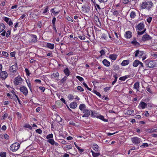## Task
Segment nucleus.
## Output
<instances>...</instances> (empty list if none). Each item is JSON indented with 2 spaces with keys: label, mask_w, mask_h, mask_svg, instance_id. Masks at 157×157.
<instances>
[{
  "label": "nucleus",
  "mask_w": 157,
  "mask_h": 157,
  "mask_svg": "<svg viewBox=\"0 0 157 157\" xmlns=\"http://www.w3.org/2000/svg\"><path fill=\"white\" fill-rule=\"evenodd\" d=\"M152 6H153V3L151 1L143 2L141 5V8L142 9L146 8L148 10H150Z\"/></svg>",
  "instance_id": "1"
},
{
  "label": "nucleus",
  "mask_w": 157,
  "mask_h": 157,
  "mask_svg": "<svg viewBox=\"0 0 157 157\" xmlns=\"http://www.w3.org/2000/svg\"><path fill=\"white\" fill-rule=\"evenodd\" d=\"M146 65L150 68H152L157 67V64L154 61L148 59L146 60L145 62Z\"/></svg>",
  "instance_id": "2"
},
{
  "label": "nucleus",
  "mask_w": 157,
  "mask_h": 157,
  "mask_svg": "<svg viewBox=\"0 0 157 157\" xmlns=\"http://www.w3.org/2000/svg\"><path fill=\"white\" fill-rule=\"evenodd\" d=\"M20 147V144L17 143H16L12 144L10 147V150L13 152L17 151Z\"/></svg>",
  "instance_id": "3"
},
{
  "label": "nucleus",
  "mask_w": 157,
  "mask_h": 157,
  "mask_svg": "<svg viewBox=\"0 0 157 157\" xmlns=\"http://www.w3.org/2000/svg\"><path fill=\"white\" fill-rule=\"evenodd\" d=\"M19 89L20 91L25 96H26L28 94L27 89L25 87L22 86L20 87Z\"/></svg>",
  "instance_id": "4"
},
{
  "label": "nucleus",
  "mask_w": 157,
  "mask_h": 157,
  "mask_svg": "<svg viewBox=\"0 0 157 157\" xmlns=\"http://www.w3.org/2000/svg\"><path fill=\"white\" fill-rule=\"evenodd\" d=\"M132 141L134 144H139L142 141L140 139L137 137L132 138Z\"/></svg>",
  "instance_id": "5"
},
{
  "label": "nucleus",
  "mask_w": 157,
  "mask_h": 157,
  "mask_svg": "<svg viewBox=\"0 0 157 157\" xmlns=\"http://www.w3.org/2000/svg\"><path fill=\"white\" fill-rule=\"evenodd\" d=\"M22 81V79L20 76H18L15 78L13 82L15 85H19Z\"/></svg>",
  "instance_id": "6"
},
{
  "label": "nucleus",
  "mask_w": 157,
  "mask_h": 157,
  "mask_svg": "<svg viewBox=\"0 0 157 157\" xmlns=\"http://www.w3.org/2000/svg\"><path fill=\"white\" fill-rule=\"evenodd\" d=\"M151 37L149 35L146 34L143 36L141 40L142 41H145L151 40Z\"/></svg>",
  "instance_id": "7"
},
{
  "label": "nucleus",
  "mask_w": 157,
  "mask_h": 157,
  "mask_svg": "<svg viewBox=\"0 0 157 157\" xmlns=\"http://www.w3.org/2000/svg\"><path fill=\"white\" fill-rule=\"evenodd\" d=\"M90 110L88 109H85L83 110L84 114L82 116V117H88L90 115Z\"/></svg>",
  "instance_id": "8"
},
{
  "label": "nucleus",
  "mask_w": 157,
  "mask_h": 157,
  "mask_svg": "<svg viewBox=\"0 0 157 157\" xmlns=\"http://www.w3.org/2000/svg\"><path fill=\"white\" fill-rule=\"evenodd\" d=\"M8 76L7 73L5 71H1L0 73V77L3 79H5Z\"/></svg>",
  "instance_id": "9"
},
{
  "label": "nucleus",
  "mask_w": 157,
  "mask_h": 157,
  "mask_svg": "<svg viewBox=\"0 0 157 157\" xmlns=\"http://www.w3.org/2000/svg\"><path fill=\"white\" fill-rule=\"evenodd\" d=\"M144 23H140L136 26V28L139 30H141L144 29Z\"/></svg>",
  "instance_id": "10"
},
{
  "label": "nucleus",
  "mask_w": 157,
  "mask_h": 157,
  "mask_svg": "<svg viewBox=\"0 0 157 157\" xmlns=\"http://www.w3.org/2000/svg\"><path fill=\"white\" fill-rule=\"evenodd\" d=\"M17 69V64H16V65H14L10 67V72L14 73L16 72Z\"/></svg>",
  "instance_id": "11"
},
{
  "label": "nucleus",
  "mask_w": 157,
  "mask_h": 157,
  "mask_svg": "<svg viewBox=\"0 0 157 157\" xmlns=\"http://www.w3.org/2000/svg\"><path fill=\"white\" fill-rule=\"evenodd\" d=\"M30 35L33 38L31 40V42L32 43H35L37 41V38L36 36L34 34H31Z\"/></svg>",
  "instance_id": "12"
},
{
  "label": "nucleus",
  "mask_w": 157,
  "mask_h": 157,
  "mask_svg": "<svg viewBox=\"0 0 157 157\" xmlns=\"http://www.w3.org/2000/svg\"><path fill=\"white\" fill-rule=\"evenodd\" d=\"M132 34L130 31H127L125 33L124 36L127 38H130L132 37Z\"/></svg>",
  "instance_id": "13"
},
{
  "label": "nucleus",
  "mask_w": 157,
  "mask_h": 157,
  "mask_svg": "<svg viewBox=\"0 0 157 157\" xmlns=\"http://www.w3.org/2000/svg\"><path fill=\"white\" fill-rule=\"evenodd\" d=\"M77 104L75 102H73L70 105V107L72 109H75L77 107Z\"/></svg>",
  "instance_id": "14"
},
{
  "label": "nucleus",
  "mask_w": 157,
  "mask_h": 157,
  "mask_svg": "<svg viewBox=\"0 0 157 157\" xmlns=\"http://www.w3.org/2000/svg\"><path fill=\"white\" fill-rule=\"evenodd\" d=\"M102 63L106 67H109V66L110 63L106 59H104L102 61Z\"/></svg>",
  "instance_id": "15"
},
{
  "label": "nucleus",
  "mask_w": 157,
  "mask_h": 157,
  "mask_svg": "<svg viewBox=\"0 0 157 157\" xmlns=\"http://www.w3.org/2000/svg\"><path fill=\"white\" fill-rule=\"evenodd\" d=\"M131 43L137 47H138L140 45V44L137 41L135 38L132 41Z\"/></svg>",
  "instance_id": "16"
},
{
  "label": "nucleus",
  "mask_w": 157,
  "mask_h": 157,
  "mask_svg": "<svg viewBox=\"0 0 157 157\" xmlns=\"http://www.w3.org/2000/svg\"><path fill=\"white\" fill-rule=\"evenodd\" d=\"M140 83L139 82H136L134 85V88L137 91H139Z\"/></svg>",
  "instance_id": "17"
},
{
  "label": "nucleus",
  "mask_w": 157,
  "mask_h": 157,
  "mask_svg": "<svg viewBox=\"0 0 157 157\" xmlns=\"http://www.w3.org/2000/svg\"><path fill=\"white\" fill-rule=\"evenodd\" d=\"M129 63V60H123L122 63H121V65L122 66H125L128 65Z\"/></svg>",
  "instance_id": "18"
},
{
  "label": "nucleus",
  "mask_w": 157,
  "mask_h": 157,
  "mask_svg": "<svg viewBox=\"0 0 157 157\" xmlns=\"http://www.w3.org/2000/svg\"><path fill=\"white\" fill-rule=\"evenodd\" d=\"M147 105V104L144 102H141L139 104V106H140L142 109H144L146 106Z\"/></svg>",
  "instance_id": "19"
},
{
  "label": "nucleus",
  "mask_w": 157,
  "mask_h": 157,
  "mask_svg": "<svg viewBox=\"0 0 157 157\" xmlns=\"http://www.w3.org/2000/svg\"><path fill=\"white\" fill-rule=\"evenodd\" d=\"M140 63V61L137 60H135L133 63V66L135 67H137Z\"/></svg>",
  "instance_id": "20"
},
{
  "label": "nucleus",
  "mask_w": 157,
  "mask_h": 157,
  "mask_svg": "<svg viewBox=\"0 0 157 157\" xmlns=\"http://www.w3.org/2000/svg\"><path fill=\"white\" fill-rule=\"evenodd\" d=\"M5 28V26L3 23L0 24V33L2 32Z\"/></svg>",
  "instance_id": "21"
},
{
  "label": "nucleus",
  "mask_w": 157,
  "mask_h": 157,
  "mask_svg": "<svg viewBox=\"0 0 157 157\" xmlns=\"http://www.w3.org/2000/svg\"><path fill=\"white\" fill-rule=\"evenodd\" d=\"M117 57V56L115 54H111L109 56V58L113 60H115Z\"/></svg>",
  "instance_id": "22"
},
{
  "label": "nucleus",
  "mask_w": 157,
  "mask_h": 157,
  "mask_svg": "<svg viewBox=\"0 0 157 157\" xmlns=\"http://www.w3.org/2000/svg\"><path fill=\"white\" fill-rule=\"evenodd\" d=\"M47 47L51 49H53L54 48V44L48 43L47 44Z\"/></svg>",
  "instance_id": "23"
},
{
  "label": "nucleus",
  "mask_w": 157,
  "mask_h": 157,
  "mask_svg": "<svg viewBox=\"0 0 157 157\" xmlns=\"http://www.w3.org/2000/svg\"><path fill=\"white\" fill-rule=\"evenodd\" d=\"M64 72L65 74L67 75V76H68L70 74V72L68 69L67 68H66L64 70Z\"/></svg>",
  "instance_id": "24"
},
{
  "label": "nucleus",
  "mask_w": 157,
  "mask_h": 157,
  "mask_svg": "<svg viewBox=\"0 0 157 157\" xmlns=\"http://www.w3.org/2000/svg\"><path fill=\"white\" fill-rule=\"evenodd\" d=\"M98 118L99 119H101V120H102V121H106V122H108V120L107 119H105L104 116H103L102 115H100V116H99L98 117Z\"/></svg>",
  "instance_id": "25"
},
{
  "label": "nucleus",
  "mask_w": 157,
  "mask_h": 157,
  "mask_svg": "<svg viewBox=\"0 0 157 157\" xmlns=\"http://www.w3.org/2000/svg\"><path fill=\"white\" fill-rule=\"evenodd\" d=\"M134 112L133 110L131 109L128 110L126 113V114L127 115H131L132 114L133 112Z\"/></svg>",
  "instance_id": "26"
},
{
  "label": "nucleus",
  "mask_w": 157,
  "mask_h": 157,
  "mask_svg": "<svg viewBox=\"0 0 157 157\" xmlns=\"http://www.w3.org/2000/svg\"><path fill=\"white\" fill-rule=\"evenodd\" d=\"M48 142L52 145H53L55 144V141L53 139H49L48 140Z\"/></svg>",
  "instance_id": "27"
},
{
  "label": "nucleus",
  "mask_w": 157,
  "mask_h": 157,
  "mask_svg": "<svg viewBox=\"0 0 157 157\" xmlns=\"http://www.w3.org/2000/svg\"><path fill=\"white\" fill-rule=\"evenodd\" d=\"M85 105L83 104H81L79 106V109L81 110H83V109L85 108Z\"/></svg>",
  "instance_id": "28"
},
{
  "label": "nucleus",
  "mask_w": 157,
  "mask_h": 157,
  "mask_svg": "<svg viewBox=\"0 0 157 157\" xmlns=\"http://www.w3.org/2000/svg\"><path fill=\"white\" fill-rule=\"evenodd\" d=\"M136 15L135 12L133 11H132L130 13V17L132 18H133L135 17Z\"/></svg>",
  "instance_id": "29"
},
{
  "label": "nucleus",
  "mask_w": 157,
  "mask_h": 157,
  "mask_svg": "<svg viewBox=\"0 0 157 157\" xmlns=\"http://www.w3.org/2000/svg\"><path fill=\"white\" fill-rule=\"evenodd\" d=\"M98 146L97 144H94L93 146V148L95 151H97L98 150Z\"/></svg>",
  "instance_id": "30"
},
{
  "label": "nucleus",
  "mask_w": 157,
  "mask_h": 157,
  "mask_svg": "<svg viewBox=\"0 0 157 157\" xmlns=\"http://www.w3.org/2000/svg\"><path fill=\"white\" fill-rule=\"evenodd\" d=\"M113 14L114 15H116V17H117L119 14L118 11L116 10H114L112 11Z\"/></svg>",
  "instance_id": "31"
},
{
  "label": "nucleus",
  "mask_w": 157,
  "mask_h": 157,
  "mask_svg": "<svg viewBox=\"0 0 157 157\" xmlns=\"http://www.w3.org/2000/svg\"><path fill=\"white\" fill-rule=\"evenodd\" d=\"M67 77L65 76L60 81L61 83H63L67 80Z\"/></svg>",
  "instance_id": "32"
},
{
  "label": "nucleus",
  "mask_w": 157,
  "mask_h": 157,
  "mask_svg": "<svg viewBox=\"0 0 157 157\" xmlns=\"http://www.w3.org/2000/svg\"><path fill=\"white\" fill-rule=\"evenodd\" d=\"M127 78V76H125L123 77H120L119 78V79L121 81H124Z\"/></svg>",
  "instance_id": "33"
},
{
  "label": "nucleus",
  "mask_w": 157,
  "mask_h": 157,
  "mask_svg": "<svg viewBox=\"0 0 157 157\" xmlns=\"http://www.w3.org/2000/svg\"><path fill=\"white\" fill-rule=\"evenodd\" d=\"M69 124L73 126H76V124L75 122L72 120H70L69 122Z\"/></svg>",
  "instance_id": "34"
},
{
  "label": "nucleus",
  "mask_w": 157,
  "mask_h": 157,
  "mask_svg": "<svg viewBox=\"0 0 157 157\" xmlns=\"http://www.w3.org/2000/svg\"><path fill=\"white\" fill-rule=\"evenodd\" d=\"M24 127L28 128L30 130L32 129V127L29 124H25L24 125Z\"/></svg>",
  "instance_id": "35"
},
{
  "label": "nucleus",
  "mask_w": 157,
  "mask_h": 157,
  "mask_svg": "<svg viewBox=\"0 0 157 157\" xmlns=\"http://www.w3.org/2000/svg\"><path fill=\"white\" fill-rule=\"evenodd\" d=\"M82 8L85 9V10L86 12H88L90 10V9L88 7L85 6H83L82 7Z\"/></svg>",
  "instance_id": "36"
},
{
  "label": "nucleus",
  "mask_w": 157,
  "mask_h": 157,
  "mask_svg": "<svg viewBox=\"0 0 157 157\" xmlns=\"http://www.w3.org/2000/svg\"><path fill=\"white\" fill-rule=\"evenodd\" d=\"M82 84L84 86L87 88L88 90L90 91H91V90L92 89L91 88H89L86 83H85L84 82H83L82 83Z\"/></svg>",
  "instance_id": "37"
},
{
  "label": "nucleus",
  "mask_w": 157,
  "mask_h": 157,
  "mask_svg": "<svg viewBox=\"0 0 157 157\" xmlns=\"http://www.w3.org/2000/svg\"><path fill=\"white\" fill-rule=\"evenodd\" d=\"M100 155V153L99 152L96 153H93V154L92 155L93 157H98Z\"/></svg>",
  "instance_id": "38"
},
{
  "label": "nucleus",
  "mask_w": 157,
  "mask_h": 157,
  "mask_svg": "<svg viewBox=\"0 0 157 157\" xmlns=\"http://www.w3.org/2000/svg\"><path fill=\"white\" fill-rule=\"evenodd\" d=\"M59 74L58 72H56V73H53L52 75V76L54 77H57L59 76Z\"/></svg>",
  "instance_id": "39"
},
{
  "label": "nucleus",
  "mask_w": 157,
  "mask_h": 157,
  "mask_svg": "<svg viewBox=\"0 0 157 157\" xmlns=\"http://www.w3.org/2000/svg\"><path fill=\"white\" fill-rule=\"evenodd\" d=\"M51 11L55 15L57 14L58 13H59V11L58 12H56L54 11V8L52 9L51 10Z\"/></svg>",
  "instance_id": "40"
},
{
  "label": "nucleus",
  "mask_w": 157,
  "mask_h": 157,
  "mask_svg": "<svg viewBox=\"0 0 157 157\" xmlns=\"http://www.w3.org/2000/svg\"><path fill=\"white\" fill-rule=\"evenodd\" d=\"M135 56V57H136L138 56L139 54L140 53V51L139 50H136L134 52Z\"/></svg>",
  "instance_id": "41"
},
{
  "label": "nucleus",
  "mask_w": 157,
  "mask_h": 157,
  "mask_svg": "<svg viewBox=\"0 0 157 157\" xmlns=\"http://www.w3.org/2000/svg\"><path fill=\"white\" fill-rule=\"evenodd\" d=\"M68 99L70 100L73 99L74 98V96L71 94H70L68 96Z\"/></svg>",
  "instance_id": "42"
},
{
  "label": "nucleus",
  "mask_w": 157,
  "mask_h": 157,
  "mask_svg": "<svg viewBox=\"0 0 157 157\" xmlns=\"http://www.w3.org/2000/svg\"><path fill=\"white\" fill-rule=\"evenodd\" d=\"M53 137V135L52 134H51L48 135L46 136V138L47 139H49L50 138H52Z\"/></svg>",
  "instance_id": "43"
},
{
  "label": "nucleus",
  "mask_w": 157,
  "mask_h": 157,
  "mask_svg": "<svg viewBox=\"0 0 157 157\" xmlns=\"http://www.w3.org/2000/svg\"><path fill=\"white\" fill-rule=\"evenodd\" d=\"M94 93L96 94L97 95L99 96V97H101V95L100 93L99 92L97 91L96 90H94Z\"/></svg>",
  "instance_id": "44"
},
{
  "label": "nucleus",
  "mask_w": 157,
  "mask_h": 157,
  "mask_svg": "<svg viewBox=\"0 0 157 157\" xmlns=\"http://www.w3.org/2000/svg\"><path fill=\"white\" fill-rule=\"evenodd\" d=\"M78 90L80 91L81 92H82L84 91V89L82 88L81 86H78L77 87Z\"/></svg>",
  "instance_id": "45"
},
{
  "label": "nucleus",
  "mask_w": 157,
  "mask_h": 157,
  "mask_svg": "<svg viewBox=\"0 0 157 157\" xmlns=\"http://www.w3.org/2000/svg\"><path fill=\"white\" fill-rule=\"evenodd\" d=\"M0 156L1 157H6V153L5 152H1L0 153Z\"/></svg>",
  "instance_id": "46"
},
{
  "label": "nucleus",
  "mask_w": 157,
  "mask_h": 157,
  "mask_svg": "<svg viewBox=\"0 0 157 157\" xmlns=\"http://www.w3.org/2000/svg\"><path fill=\"white\" fill-rule=\"evenodd\" d=\"M113 68L114 70H117L119 69V67L118 65H113Z\"/></svg>",
  "instance_id": "47"
},
{
  "label": "nucleus",
  "mask_w": 157,
  "mask_h": 157,
  "mask_svg": "<svg viewBox=\"0 0 157 157\" xmlns=\"http://www.w3.org/2000/svg\"><path fill=\"white\" fill-rule=\"evenodd\" d=\"M76 78L79 80V81L81 82L82 81H83L84 80L83 78L82 77L80 76H77L76 77Z\"/></svg>",
  "instance_id": "48"
},
{
  "label": "nucleus",
  "mask_w": 157,
  "mask_h": 157,
  "mask_svg": "<svg viewBox=\"0 0 157 157\" xmlns=\"http://www.w3.org/2000/svg\"><path fill=\"white\" fill-rule=\"evenodd\" d=\"M18 22H16V24L14 26V28H13V30L14 31H15L16 30H17V28L18 26Z\"/></svg>",
  "instance_id": "49"
},
{
  "label": "nucleus",
  "mask_w": 157,
  "mask_h": 157,
  "mask_svg": "<svg viewBox=\"0 0 157 157\" xmlns=\"http://www.w3.org/2000/svg\"><path fill=\"white\" fill-rule=\"evenodd\" d=\"M78 37L81 40H84L85 39V36L84 35L82 36H78Z\"/></svg>",
  "instance_id": "50"
},
{
  "label": "nucleus",
  "mask_w": 157,
  "mask_h": 157,
  "mask_svg": "<svg viewBox=\"0 0 157 157\" xmlns=\"http://www.w3.org/2000/svg\"><path fill=\"white\" fill-rule=\"evenodd\" d=\"M56 20V17H54L53 18V19L52 21V23L53 25H55V22Z\"/></svg>",
  "instance_id": "51"
},
{
  "label": "nucleus",
  "mask_w": 157,
  "mask_h": 157,
  "mask_svg": "<svg viewBox=\"0 0 157 157\" xmlns=\"http://www.w3.org/2000/svg\"><path fill=\"white\" fill-rule=\"evenodd\" d=\"M2 54L3 56H4L6 57L8 56V53L6 52H2Z\"/></svg>",
  "instance_id": "52"
},
{
  "label": "nucleus",
  "mask_w": 157,
  "mask_h": 157,
  "mask_svg": "<svg viewBox=\"0 0 157 157\" xmlns=\"http://www.w3.org/2000/svg\"><path fill=\"white\" fill-rule=\"evenodd\" d=\"M152 17H148V18H147V21L149 23H150L151 22V21L152 20Z\"/></svg>",
  "instance_id": "53"
},
{
  "label": "nucleus",
  "mask_w": 157,
  "mask_h": 157,
  "mask_svg": "<svg viewBox=\"0 0 157 157\" xmlns=\"http://www.w3.org/2000/svg\"><path fill=\"white\" fill-rule=\"evenodd\" d=\"M36 132H37L40 134L42 133V130L40 129H38L36 130Z\"/></svg>",
  "instance_id": "54"
},
{
  "label": "nucleus",
  "mask_w": 157,
  "mask_h": 157,
  "mask_svg": "<svg viewBox=\"0 0 157 157\" xmlns=\"http://www.w3.org/2000/svg\"><path fill=\"white\" fill-rule=\"evenodd\" d=\"M25 71L26 73V74L27 75L29 76L30 73H29V71L28 69L25 68Z\"/></svg>",
  "instance_id": "55"
},
{
  "label": "nucleus",
  "mask_w": 157,
  "mask_h": 157,
  "mask_svg": "<svg viewBox=\"0 0 157 157\" xmlns=\"http://www.w3.org/2000/svg\"><path fill=\"white\" fill-rule=\"evenodd\" d=\"M148 146V144L147 143H144L142 145L140 146L141 147H147Z\"/></svg>",
  "instance_id": "56"
},
{
  "label": "nucleus",
  "mask_w": 157,
  "mask_h": 157,
  "mask_svg": "<svg viewBox=\"0 0 157 157\" xmlns=\"http://www.w3.org/2000/svg\"><path fill=\"white\" fill-rule=\"evenodd\" d=\"M144 54V52L143 51H140L139 56L140 58H141L142 56L143 55V54Z\"/></svg>",
  "instance_id": "57"
},
{
  "label": "nucleus",
  "mask_w": 157,
  "mask_h": 157,
  "mask_svg": "<svg viewBox=\"0 0 157 157\" xmlns=\"http://www.w3.org/2000/svg\"><path fill=\"white\" fill-rule=\"evenodd\" d=\"M66 147L68 149H70L72 148V146L69 145H66Z\"/></svg>",
  "instance_id": "58"
},
{
  "label": "nucleus",
  "mask_w": 157,
  "mask_h": 157,
  "mask_svg": "<svg viewBox=\"0 0 157 157\" xmlns=\"http://www.w3.org/2000/svg\"><path fill=\"white\" fill-rule=\"evenodd\" d=\"M4 137L6 139V140H8L9 138V136L6 134H5L4 135Z\"/></svg>",
  "instance_id": "59"
},
{
  "label": "nucleus",
  "mask_w": 157,
  "mask_h": 157,
  "mask_svg": "<svg viewBox=\"0 0 157 157\" xmlns=\"http://www.w3.org/2000/svg\"><path fill=\"white\" fill-rule=\"evenodd\" d=\"M107 34H108V33H107V34H105L104 33L102 35V36L101 37V38H102L104 39L105 40L106 38V36L107 35Z\"/></svg>",
  "instance_id": "60"
},
{
  "label": "nucleus",
  "mask_w": 157,
  "mask_h": 157,
  "mask_svg": "<svg viewBox=\"0 0 157 157\" xmlns=\"http://www.w3.org/2000/svg\"><path fill=\"white\" fill-rule=\"evenodd\" d=\"M146 90L147 91L149 92L150 93H152V91L150 89V88L149 87H147L146 88Z\"/></svg>",
  "instance_id": "61"
},
{
  "label": "nucleus",
  "mask_w": 157,
  "mask_h": 157,
  "mask_svg": "<svg viewBox=\"0 0 157 157\" xmlns=\"http://www.w3.org/2000/svg\"><path fill=\"white\" fill-rule=\"evenodd\" d=\"M10 34V30H8L7 31L6 33V36L7 37H8L9 36Z\"/></svg>",
  "instance_id": "62"
},
{
  "label": "nucleus",
  "mask_w": 157,
  "mask_h": 157,
  "mask_svg": "<svg viewBox=\"0 0 157 157\" xmlns=\"http://www.w3.org/2000/svg\"><path fill=\"white\" fill-rule=\"evenodd\" d=\"M48 6H47L46 8L44 9V10L43 12V13H46L48 11Z\"/></svg>",
  "instance_id": "63"
},
{
  "label": "nucleus",
  "mask_w": 157,
  "mask_h": 157,
  "mask_svg": "<svg viewBox=\"0 0 157 157\" xmlns=\"http://www.w3.org/2000/svg\"><path fill=\"white\" fill-rule=\"evenodd\" d=\"M10 55L12 57H15V52H12L10 53Z\"/></svg>",
  "instance_id": "64"
}]
</instances>
